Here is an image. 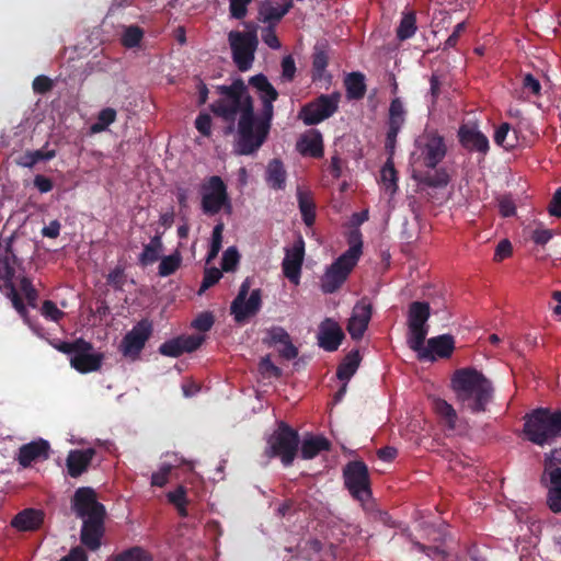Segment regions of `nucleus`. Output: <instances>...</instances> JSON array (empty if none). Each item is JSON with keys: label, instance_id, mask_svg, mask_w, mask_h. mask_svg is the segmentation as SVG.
<instances>
[{"label": "nucleus", "instance_id": "nucleus-1", "mask_svg": "<svg viewBox=\"0 0 561 561\" xmlns=\"http://www.w3.org/2000/svg\"><path fill=\"white\" fill-rule=\"evenodd\" d=\"M217 91L221 96L209 108L216 117L227 123L224 128L225 136L236 133L233 153H256L268 138L272 121L255 115L253 99L241 78L230 85H218Z\"/></svg>", "mask_w": 561, "mask_h": 561}, {"label": "nucleus", "instance_id": "nucleus-2", "mask_svg": "<svg viewBox=\"0 0 561 561\" xmlns=\"http://www.w3.org/2000/svg\"><path fill=\"white\" fill-rule=\"evenodd\" d=\"M451 388L462 409L474 414L485 412L493 399L491 381L476 368L457 369L451 378Z\"/></svg>", "mask_w": 561, "mask_h": 561}, {"label": "nucleus", "instance_id": "nucleus-3", "mask_svg": "<svg viewBox=\"0 0 561 561\" xmlns=\"http://www.w3.org/2000/svg\"><path fill=\"white\" fill-rule=\"evenodd\" d=\"M348 249L341 254L321 277V289L324 294L335 293L347 279L363 254V236L358 229L347 234Z\"/></svg>", "mask_w": 561, "mask_h": 561}, {"label": "nucleus", "instance_id": "nucleus-4", "mask_svg": "<svg viewBox=\"0 0 561 561\" xmlns=\"http://www.w3.org/2000/svg\"><path fill=\"white\" fill-rule=\"evenodd\" d=\"M523 432L535 445L552 444L561 436V410L538 408L524 417Z\"/></svg>", "mask_w": 561, "mask_h": 561}, {"label": "nucleus", "instance_id": "nucleus-5", "mask_svg": "<svg viewBox=\"0 0 561 561\" xmlns=\"http://www.w3.org/2000/svg\"><path fill=\"white\" fill-rule=\"evenodd\" d=\"M299 443L298 432L287 423L279 422L277 428L267 439L265 456L279 458L284 467H289L297 456Z\"/></svg>", "mask_w": 561, "mask_h": 561}, {"label": "nucleus", "instance_id": "nucleus-6", "mask_svg": "<svg viewBox=\"0 0 561 561\" xmlns=\"http://www.w3.org/2000/svg\"><path fill=\"white\" fill-rule=\"evenodd\" d=\"M228 42L232 53V60L240 71H248L254 61L259 38L253 32L231 31Z\"/></svg>", "mask_w": 561, "mask_h": 561}, {"label": "nucleus", "instance_id": "nucleus-7", "mask_svg": "<svg viewBox=\"0 0 561 561\" xmlns=\"http://www.w3.org/2000/svg\"><path fill=\"white\" fill-rule=\"evenodd\" d=\"M340 99L341 95L337 92L320 94L300 108L298 118L306 126L318 125L334 115L339 108Z\"/></svg>", "mask_w": 561, "mask_h": 561}, {"label": "nucleus", "instance_id": "nucleus-8", "mask_svg": "<svg viewBox=\"0 0 561 561\" xmlns=\"http://www.w3.org/2000/svg\"><path fill=\"white\" fill-rule=\"evenodd\" d=\"M345 488L351 495L360 502L371 497L370 477L367 465L363 460H353L343 469Z\"/></svg>", "mask_w": 561, "mask_h": 561}, {"label": "nucleus", "instance_id": "nucleus-9", "mask_svg": "<svg viewBox=\"0 0 561 561\" xmlns=\"http://www.w3.org/2000/svg\"><path fill=\"white\" fill-rule=\"evenodd\" d=\"M201 207L205 215H217L224 207H230L227 185L218 175L209 176L199 188Z\"/></svg>", "mask_w": 561, "mask_h": 561}, {"label": "nucleus", "instance_id": "nucleus-10", "mask_svg": "<svg viewBox=\"0 0 561 561\" xmlns=\"http://www.w3.org/2000/svg\"><path fill=\"white\" fill-rule=\"evenodd\" d=\"M251 287V278L247 277L240 288L237 297L233 299L230 306V312L233 314L236 322L242 323L248 318L255 316L262 306L261 289H254L248 294Z\"/></svg>", "mask_w": 561, "mask_h": 561}, {"label": "nucleus", "instance_id": "nucleus-11", "mask_svg": "<svg viewBox=\"0 0 561 561\" xmlns=\"http://www.w3.org/2000/svg\"><path fill=\"white\" fill-rule=\"evenodd\" d=\"M151 334L152 323L148 319L138 321L121 341L118 346L119 352L126 358L131 360L137 359Z\"/></svg>", "mask_w": 561, "mask_h": 561}, {"label": "nucleus", "instance_id": "nucleus-12", "mask_svg": "<svg viewBox=\"0 0 561 561\" xmlns=\"http://www.w3.org/2000/svg\"><path fill=\"white\" fill-rule=\"evenodd\" d=\"M71 508L79 518L106 516L105 507L98 502L96 494L91 488H79L71 500Z\"/></svg>", "mask_w": 561, "mask_h": 561}, {"label": "nucleus", "instance_id": "nucleus-13", "mask_svg": "<svg viewBox=\"0 0 561 561\" xmlns=\"http://www.w3.org/2000/svg\"><path fill=\"white\" fill-rule=\"evenodd\" d=\"M249 84L256 90L257 96L262 102V110L257 116L263 117L266 121H273V103L278 99V91L273 87L267 77L263 73L252 76L249 79Z\"/></svg>", "mask_w": 561, "mask_h": 561}, {"label": "nucleus", "instance_id": "nucleus-14", "mask_svg": "<svg viewBox=\"0 0 561 561\" xmlns=\"http://www.w3.org/2000/svg\"><path fill=\"white\" fill-rule=\"evenodd\" d=\"M371 316L373 304L367 297L362 298L355 304L346 327V330L353 340L359 341L364 336Z\"/></svg>", "mask_w": 561, "mask_h": 561}, {"label": "nucleus", "instance_id": "nucleus-15", "mask_svg": "<svg viewBox=\"0 0 561 561\" xmlns=\"http://www.w3.org/2000/svg\"><path fill=\"white\" fill-rule=\"evenodd\" d=\"M305 257V241L299 237L290 248L285 249V257L282 263L283 273L290 283L298 285Z\"/></svg>", "mask_w": 561, "mask_h": 561}, {"label": "nucleus", "instance_id": "nucleus-16", "mask_svg": "<svg viewBox=\"0 0 561 561\" xmlns=\"http://www.w3.org/2000/svg\"><path fill=\"white\" fill-rule=\"evenodd\" d=\"M92 343L87 341V345H80L72 356H70V365L80 374H88L101 369L104 355L102 353H93Z\"/></svg>", "mask_w": 561, "mask_h": 561}, {"label": "nucleus", "instance_id": "nucleus-17", "mask_svg": "<svg viewBox=\"0 0 561 561\" xmlns=\"http://www.w3.org/2000/svg\"><path fill=\"white\" fill-rule=\"evenodd\" d=\"M82 520L80 530V541L82 546L90 551L99 550L105 534V516L88 517Z\"/></svg>", "mask_w": 561, "mask_h": 561}, {"label": "nucleus", "instance_id": "nucleus-18", "mask_svg": "<svg viewBox=\"0 0 561 561\" xmlns=\"http://www.w3.org/2000/svg\"><path fill=\"white\" fill-rule=\"evenodd\" d=\"M458 140L466 150L483 156L490 149L488 137L476 125L462 124L458 129Z\"/></svg>", "mask_w": 561, "mask_h": 561}, {"label": "nucleus", "instance_id": "nucleus-19", "mask_svg": "<svg viewBox=\"0 0 561 561\" xmlns=\"http://www.w3.org/2000/svg\"><path fill=\"white\" fill-rule=\"evenodd\" d=\"M204 342L201 335H181L162 343L159 347L160 354L170 357H179L184 353L196 351Z\"/></svg>", "mask_w": 561, "mask_h": 561}, {"label": "nucleus", "instance_id": "nucleus-20", "mask_svg": "<svg viewBox=\"0 0 561 561\" xmlns=\"http://www.w3.org/2000/svg\"><path fill=\"white\" fill-rule=\"evenodd\" d=\"M344 337V332L335 320L325 318L320 323L318 331V345L324 351H336Z\"/></svg>", "mask_w": 561, "mask_h": 561}, {"label": "nucleus", "instance_id": "nucleus-21", "mask_svg": "<svg viewBox=\"0 0 561 561\" xmlns=\"http://www.w3.org/2000/svg\"><path fill=\"white\" fill-rule=\"evenodd\" d=\"M49 443L39 438L22 445L19 448L16 460L23 468H27L34 461L47 460L49 458Z\"/></svg>", "mask_w": 561, "mask_h": 561}, {"label": "nucleus", "instance_id": "nucleus-22", "mask_svg": "<svg viewBox=\"0 0 561 561\" xmlns=\"http://www.w3.org/2000/svg\"><path fill=\"white\" fill-rule=\"evenodd\" d=\"M455 350V339L450 334H442L427 340L426 350L421 360L434 362L436 357L449 358Z\"/></svg>", "mask_w": 561, "mask_h": 561}, {"label": "nucleus", "instance_id": "nucleus-23", "mask_svg": "<svg viewBox=\"0 0 561 561\" xmlns=\"http://www.w3.org/2000/svg\"><path fill=\"white\" fill-rule=\"evenodd\" d=\"M447 148L444 138L437 134H430L422 149L423 162L426 168L435 169L445 158Z\"/></svg>", "mask_w": 561, "mask_h": 561}, {"label": "nucleus", "instance_id": "nucleus-24", "mask_svg": "<svg viewBox=\"0 0 561 561\" xmlns=\"http://www.w3.org/2000/svg\"><path fill=\"white\" fill-rule=\"evenodd\" d=\"M45 519V513L37 508H24L19 512L10 522V526L18 531H36L38 530Z\"/></svg>", "mask_w": 561, "mask_h": 561}, {"label": "nucleus", "instance_id": "nucleus-25", "mask_svg": "<svg viewBox=\"0 0 561 561\" xmlns=\"http://www.w3.org/2000/svg\"><path fill=\"white\" fill-rule=\"evenodd\" d=\"M95 454L94 448L70 450L66 459L68 474L71 478H78L84 473L89 469Z\"/></svg>", "mask_w": 561, "mask_h": 561}, {"label": "nucleus", "instance_id": "nucleus-26", "mask_svg": "<svg viewBox=\"0 0 561 561\" xmlns=\"http://www.w3.org/2000/svg\"><path fill=\"white\" fill-rule=\"evenodd\" d=\"M297 150L302 156H309L312 158L323 157V138L318 129H310L304 134L297 141Z\"/></svg>", "mask_w": 561, "mask_h": 561}, {"label": "nucleus", "instance_id": "nucleus-27", "mask_svg": "<svg viewBox=\"0 0 561 561\" xmlns=\"http://www.w3.org/2000/svg\"><path fill=\"white\" fill-rule=\"evenodd\" d=\"M431 306L426 301H413L408 308V328H428Z\"/></svg>", "mask_w": 561, "mask_h": 561}, {"label": "nucleus", "instance_id": "nucleus-28", "mask_svg": "<svg viewBox=\"0 0 561 561\" xmlns=\"http://www.w3.org/2000/svg\"><path fill=\"white\" fill-rule=\"evenodd\" d=\"M297 201L304 224L312 227L316 222V203L311 192L298 187Z\"/></svg>", "mask_w": 561, "mask_h": 561}, {"label": "nucleus", "instance_id": "nucleus-29", "mask_svg": "<svg viewBox=\"0 0 561 561\" xmlns=\"http://www.w3.org/2000/svg\"><path fill=\"white\" fill-rule=\"evenodd\" d=\"M331 443L323 436H309L301 443V457L304 459H312L321 451L330 450Z\"/></svg>", "mask_w": 561, "mask_h": 561}, {"label": "nucleus", "instance_id": "nucleus-30", "mask_svg": "<svg viewBox=\"0 0 561 561\" xmlns=\"http://www.w3.org/2000/svg\"><path fill=\"white\" fill-rule=\"evenodd\" d=\"M266 183L273 190H283L286 182V171L279 159H272L266 168Z\"/></svg>", "mask_w": 561, "mask_h": 561}, {"label": "nucleus", "instance_id": "nucleus-31", "mask_svg": "<svg viewBox=\"0 0 561 561\" xmlns=\"http://www.w3.org/2000/svg\"><path fill=\"white\" fill-rule=\"evenodd\" d=\"M433 410L439 417L440 422L448 428L455 430L458 420L456 410L446 400L434 398L432 401Z\"/></svg>", "mask_w": 561, "mask_h": 561}, {"label": "nucleus", "instance_id": "nucleus-32", "mask_svg": "<svg viewBox=\"0 0 561 561\" xmlns=\"http://www.w3.org/2000/svg\"><path fill=\"white\" fill-rule=\"evenodd\" d=\"M348 100H360L366 93L365 76L362 72H351L344 80Z\"/></svg>", "mask_w": 561, "mask_h": 561}, {"label": "nucleus", "instance_id": "nucleus-33", "mask_svg": "<svg viewBox=\"0 0 561 561\" xmlns=\"http://www.w3.org/2000/svg\"><path fill=\"white\" fill-rule=\"evenodd\" d=\"M360 359L362 358L357 350L351 351L337 366V379L341 381H348L358 369Z\"/></svg>", "mask_w": 561, "mask_h": 561}, {"label": "nucleus", "instance_id": "nucleus-34", "mask_svg": "<svg viewBox=\"0 0 561 561\" xmlns=\"http://www.w3.org/2000/svg\"><path fill=\"white\" fill-rule=\"evenodd\" d=\"M16 262V255L9 240L3 249L0 248V276L3 279L10 280L14 276Z\"/></svg>", "mask_w": 561, "mask_h": 561}, {"label": "nucleus", "instance_id": "nucleus-35", "mask_svg": "<svg viewBox=\"0 0 561 561\" xmlns=\"http://www.w3.org/2000/svg\"><path fill=\"white\" fill-rule=\"evenodd\" d=\"M291 8V1H287L282 5H273L266 2L260 8V15L262 16L263 22L276 23L279 22Z\"/></svg>", "mask_w": 561, "mask_h": 561}, {"label": "nucleus", "instance_id": "nucleus-36", "mask_svg": "<svg viewBox=\"0 0 561 561\" xmlns=\"http://www.w3.org/2000/svg\"><path fill=\"white\" fill-rule=\"evenodd\" d=\"M111 561H153V556L141 546H133L113 554Z\"/></svg>", "mask_w": 561, "mask_h": 561}, {"label": "nucleus", "instance_id": "nucleus-37", "mask_svg": "<svg viewBox=\"0 0 561 561\" xmlns=\"http://www.w3.org/2000/svg\"><path fill=\"white\" fill-rule=\"evenodd\" d=\"M162 250L161 236L156 234L148 244L144 245V250L139 255V263L144 266L153 264L159 260Z\"/></svg>", "mask_w": 561, "mask_h": 561}, {"label": "nucleus", "instance_id": "nucleus-38", "mask_svg": "<svg viewBox=\"0 0 561 561\" xmlns=\"http://www.w3.org/2000/svg\"><path fill=\"white\" fill-rule=\"evenodd\" d=\"M428 329L430 328H408L409 333L407 337V343L412 351L417 353V358L420 360L423 351L426 350V346H424V342L428 334Z\"/></svg>", "mask_w": 561, "mask_h": 561}, {"label": "nucleus", "instance_id": "nucleus-39", "mask_svg": "<svg viewBox=\"0 0 561 561\" xmlns=\"http://www.w3.org/2000/svg\"><path fill=\"white\" fill-rule=\"evenodd\" d=\"M380 179L386 191L393 195L398 191V172L392 158L389 157L380 171Z\"/></svg>", "mask_w": 561, "mask_h": 561}, {"label": "nucleus", "instance_id": "nucleus-40", "mask_svg": "<svg viewBox=\"0 0 561 561\" xmlns=\"http://www.w3.org/2000/svg\"><path fill=\"white\" fill-rule=\"evenodd\" d=\"M405 122V110L403 103L399 98L391 101L389 106V119L388 127L394 129H401Z\"/></svg>", "mask_w": 561, "mask_h": 561}, {"label": "nucleus", "instance_id": "nucleus-41", "mask_svg": "<svg viewBox=\"0 0 561 561\" xmlns=\"http://www.w3.org/2000/svg\"><path fill=\"white\" fill-rule=\"evenodd\" d=\"M416 15L413 11L404 13L397 28V37L400 41L411 38L416 32Z\"/></svg>", "mask_w": 561, "mask_h": 561}, {"label": "nucleus", "instance_id": "nucleus-42", "mask_svg": "<svg viewBox=\"0 0 561 561\" xmlns=\"http://www.w3.org/2000/svg\"><path fill=\"white\" fill-rule=\"evenodd\" d=\"M56 151L48 150L46 152L42 150L26 151L18 160V164L24 168H32L39 161H49L55 158Z\"/></svg>", "mask_w": 561, "mask_h": 561}, {"label": "nucleus", "instance_id": "nucleus-43", "mask_svg": "<svg viewBox=\"0 0 561 561\" xmlns=\"http://www.w3.org/2000/svg\"><path fill=\"white\" fill-rule=\"evenodd\" d=\"M116 115V111L112 107H105L101 110L96 122L91 125V131L94 134L104 131L111 124L115 122Z\"/></svg>", "mask_w": 561, "mask_h": 561}, {"label": "nucleus", "instance_id": "nucleus-44", "mask_svg": "<svg viewBox=\"0 0 561 561\" xmlns=\"http://www.w3.org/2000/svg\"><path fill=\"white\" fill-rule=\"evenodd\" d=\"M144 37V31L138 25H129L125 28L121 42L126 48H135L139 46Z\"/></svg>", "mask_w": 561, "mask_h": 561}, {"label": "nucleus", "instance_id": "nucleus-45", "mask_svg": "<svg viewBox=\"0 0 561 561\" xmlns=\"http://www.w3.org/2000/svg\"><path fill=\"white\" fill-rule=\"evenodd\" d=\"M421 182L430 187H444L449 182V175L445 169H439L434 173H425Z\"/></svg>", "mask_w": 561, "mask_h": 561}, {"label": "nucleus", "instance_id": "nucleus-46", "mask_svg": "<svg viewBox=\"0 0 561 561\" xmlns=\"http://www.w3.org/2000/svg\"><path fill=\"white\" fill-rule=\"evenodd\" d=\"M224 224H217L213 229L211 243L207 253L206 263H210L219 253L222 243Z\"/></svg>", "mask_w": 561, "mask_h": 561}, {"label": "nucleus", "instance_id": "nucleus-47", "mask_svg": "<svg viewBox=\"0 0 561 561\" xmlns=\"http://www.w3.org/2000/svg\"><path fill=\"white\" fill-rule=\"evenodd\" d=\"M181 265V256L179 253H174L164 256L159 264V275L162 277L174 274Z\"/></svg>", "mask_w": 561, "mask_h": 561}, {"label": "nucleus", "instance_id": "nucleus-48", "mask_svg": "<svg viewBox=\"0 0 561 561\" xmlns=\"http://www.w3.org/2000/svg\"><path fill=\"white\" fill-rule=\"evenodd\" d=\"M511 131V126L508 123H502L494 133V141L496 145L503 147L506 150L513 149L516 147L515 141H506L508 138V134Z\"/></svg>", "mask_w": 561, "mask_h": 561}, {"label": "nucleus", "instance_id": "nucleus-49", "mask_svg": "<svg viewBox=\"0 0 561 561\" xmlns=\"http://www.w3.org/2000/svg\"><path fill=\"white\" fill-rule=\"evenodd\" d=\"M240 254L234 247L228 248L224 254L221 260V268L225 272H232L236 270L239 264Z\"/></svg>", "mask_w": 561, "mask_h": 561}, {"label": "nucleus", "instance_id": "nucleus-50", "mask_svg": "<svg viewBox=\"0 0 561 561\" xmlns=\"http://www.w3.org/2000/svg\"><path fill=\"white\" fill-rule=\"evenodd\" d=\"M259 371L264 378H279L282 376V369L271 360L268 355L261 358Z\"/></svg>", "mask_w": 561, "mask_h": 561}, {"label": "nucleus", "instance_id": "nucleus-51", "mask_svg": "<svg viewBox=\"0 0 561 561\" xmlns=\"http://www.w3.org/2000/svg\"><path fill=\"white\" fill-rule=\"evenodd\" d=\"M328 67V56L323 50H318L312 56L313 79H321Z\"/></svg>", "mask_w": 561, "mask_h": 561}, {"label": "nucleus", "instance_id": "nucleus-52", "mask_svg": "<svg viewBox=\"0 0 561 561\" xmlns=\"http://www.w3.org/2000/svg\"><path fill=\"white\" fill-rule=\"evenodd\" d=\"M41 313L44 318L55 322H58L65 316V312L51 300H45L43 302Z\"/></svg>", "mask_w": 561, "mask_h": 561}, {"label": "nucleus", "instance_id": "nucleus-53", "mask_svg": "<svg viewBox=\"0 0 561 561\" xmlns=\"http://www.w3.org/2000/svg\"><path fill=\"white\" fill-rule=\"evenodd\" d=\"M221 276H222L221 271L218 270L217 267L205 268L203 282H202V285L199 288V294H202L209 287L217 284L219 282V279L221 278Z\"/></svg>", "mask_w": 561, "mask_h": 561}, {"label": "nucleus", "instance_id": "nucleus-54", "mask_svg": "<svg viewBox=\"0 0 561 561\" xmlns=\"http://www.w3.org/2000/svg\"><path fill=\"white\" fill-rule=\"evenodd\" d=\"M215 318L211 312L199 313L192 322V327L201 332H207L214 325Z\"/></svg>", "mask_w": 561, "mask_h": 561}, {"label": "nucleus", "instance_id": "nucleus-55", "mask_svg": "<svg viewBox=\"0 0 561 561\" xmlns=\"http://www.w3.org/2000/svg\"><path fill=\"white\" fill-rule=\"evenodd\" d=\"M172 469H173L172 465L163 463L160 467L159 471L152 473L151 485L159 486V488L164 486L169 481V477H170Z\"/></svg>", "mask_w": 561, "mask_h": 561}, {"label": "nucleus", "instance_id": "nucleus-56", "mask_svg": "<svg viewBox=\"0 0 561 561\" xmlns=\"http://www.w3.org/2000/svg\"><path fill=\"white\" fill-rule=\"evenodd\" d=\"M547 505L553 513H561V488L548 486Z\"/></svg>", "mask_w": 561, "mask_h": 561}, {"label": "nucleus", "instance_id": "nucleus-57", "mask_svg": "<svg viewBox=\"0 0 561 561\" xmlns=\"http://www.w3.org/2000/svg\"><path fill=\"white\" fill-rule=\"evenodd\" d=\"M250 2L251 0H230L229 11L231 18L237 20L245 18Z\"/></svg>", "mask_w": 561, "mask_h": 561}, {"label": "nucleus", "instance_id": "nucleus-58", "mask_svg": "<svg viewBox=\"0 0 561 561\" xmlns=\"http://www.w3.org/2000/svg\"><path fill=\"white\" fill-rule=\"evenodd\" d=\"M523 90L535 95H541V84L537 78H535L531 73H526L523 77L522 81Z\"/></svg>", "mask_w": 561, "mask_h": 561}, {"label": "nucleus", "instance_id": "nucleus-59", "mask_svg": "<svg viewBox=\"0 0 561 561\" xmlns=\"http://www.w3.org/2000/svg\"><path fill=\"white\" fill-rule=\"evenodd\" d=\"M54 87L53 80L44 75L37 76L32 83L33 91L37 94H46Z\"/></svg>", "mask_w": 561, "mask_h": 561}, {"label": "nucleus", "instance_id": "nucleus-60", "mask_svg": "<svg viewBox=\"0 0 561 561\" xmlns=\"http://www.w3.org/2000/svg\"><path fill=\"white\" fill-rule=\"evenodd\" d=\"M80 345H87V341L82 337L75 340L73 342H58L54 344V347L64 353L72 356Z\"/></svg>", "mask_w": 561, "mask_h": 561}, {"label": "nucleus", "instance_id": "nucleus-61", "mask_svg": "<svg viewBox=\"0 0 561 561\" xmlns=\"http://www.w3.org/2000/svg\"><path fill=\"white\" fill-rule=\"evenodd\" d=\"M262 41L272 49L280 48V42L276 35L275 26L270 24L262 30Z\"/></svg>", "mask_w": 561, "mask_h": 561}, {"label": "nucleus", "instance_id": "nucleus-62", "mask_svg": "<svg viewBox=\"0 0 561 561\" xmlns=\"http://www.w3.org/2000/svg\"><path fill=\"white\" fill-rule=\"evenodd\" d=\"M196 129L205 137L211 135V117L207 113H199L195 119Z\"/></svg>", "mask_w": 561, "mask_h": 561}, {"label": "nucleus", "instance_id": "nucleus-63", "mask_svg": "<svg viewBox=\"0 0 561 561\" xmlns=\"http://www.w3.org/2000/svg\"><path fill=\"white\" fill-rule=\"evenodd\" d=\"M545 470H553V469H561V448H556L551 450L549 454L545 457Z\"/></svg>", "mask_w": 561, "mask_h": 561}, {"label": "nucleus", "instance_id": "nucleus-64", "mask_svg": "<svg viewBox=\"0 0 561 561\" xmlns=\"http://www.w3.org/2000/svg\"><path fill=\"white\" fill-rule=\"evenodd\" d=\"M548 211L551 216L560 218L561 217V186L556 190L552 195V198L548 206Z\"/></svg>", "mask_w": 561, "mask_h": 561}]
</instances>
